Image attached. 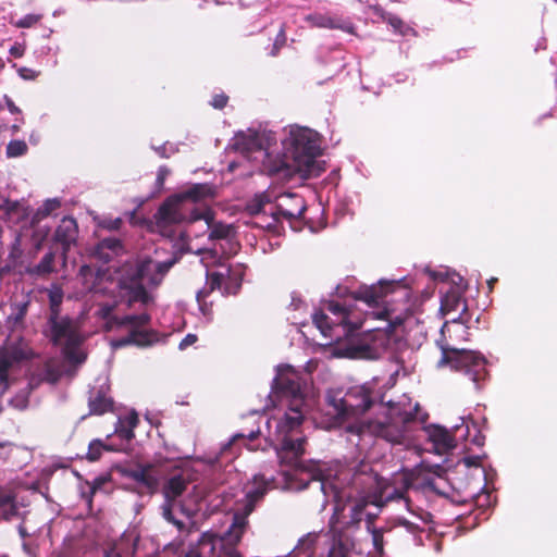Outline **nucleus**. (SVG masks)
<instances>
[{
    "mask_svg": "<svg viewBox=\"0 0 557 557\" xmlns=\"http://www.w3.org/2000/svg\"><path fill=\"white\" fill-rule=\"evenodd\" d=\"M40 18L41 15L39 14H26L25 16L14 22V26L17 28H30L35 24H37L40 21Z\"/></svg>",
    "mask_w": 557,
    "mask_h": 557,
    "instance_id": "58836bf2",
    "label": "nucleus"
},
{
    "mask_svg": "<svg viewBox=\"0 0 557 557\" xmlns=\"http://www.w3.org/2000/svg\"><path fill=\"white\" fill-rule=\"evenodd\" d=\"M401 280H403V281H401L399 284H396V285H394L393 287L387 288L388 293H389V292H393V290L395 289V287H399V286H401V285H403V287H406V284H404V282H405V280H406V278H405V277H403Z\"/></svg>",
    "mask_w": 557,
    "mask_h": 557,
    "instance_id": "5fc2aeb1",
    "label": "nucleus"
},
{
    "mask_svg": "<svg viewBox=\"0 0 557 557\" xmlns=\"http://www.w3.org/2000/svg\"><path fill=\"white\" fill-rule=\"evenodd\" d=\"M206 255H210L212 258H215L216 252H212L211 250L205 251Z\"/></svg>",
    "mask_w": 557,
    "mask_h": 557,
    "instance_id": "13d9d810",
    "label": "nucleus"
},
{
    "mask_svg": "<svg viewBox=\"0 0 557 557\" xmlns=\"http://www.w3.org/2000/svg\"><path fill=\"white\" fill-rule=\"evenodd\" d=\"M52 51L51 47L47 46V47H42L41 48V53L44 54H48Z\"/></svg>",
    "mask_w": 557,
    "mask_h": 557,
    "instance_id": "6e6d98bb",
    "label": "nucleus"
},
{
    "mask_svg": "<svg viewBox=\"0 0 557 557\" xmlns=\"http://www.w3.org/2000/svg\"><path fill=\"white\" fill-rule=\"evenodd\" d=\"M17 358L8 354L0 355V393H3L9 387V370Z\"/></svg>",
    "mask_w": 557,
    "mask_h": 557,
    "instance_id": "c85d7f7f",
    "label": "nucleus"
},
{
    "mask_svg": "<svg viewBox=\"0 0 557 557\" xmlns=\"http://www.w3.org/2000/svg\"><path fill=\"white\" fill-rule=\"evenodd\" d=\"M197 342V336L194 334H187L180 343L178 348L181 350L194 345Z\"/></svg>",
    "mask_w": 557,
    "mask_h": 557,
    "instance_id": "49530a36",
    "label": "nucleus"
},
{
    "mask_svg": "<svg viewBox=\"0 0 557 557\" xmlns=\"http://www.w3.org/2000/svg\"><path fill=\"white\" fill-rule=\"evenodd\" d=\"M4 67V61L0 58V71Z\"/></svg>",
    "mask_w": 557,
    "mask_h": 557,
    "instance_id": "680f3d73",
    "label": "nucleus"
},
{
    "mask_svg": "<svg viewBox=\"0 0 557 557\" xmlns=\"http://www.w3.org/2000/svg\"><path fill=\"white\" fill-rule=\"evenodd\" d=\"M175 262V259L159 261L150 257H138L125 261L115 270L119 304L127 308L137 307L141 312L117 315L114 314L117 304L99 305L96 314L106 321L108 329L122 327L128 333L112 342L114 348L127 345L148 347L158 341V334L149 329L151 317L146 308L153 302V297L147 288L159 286Z\"/></svg>",
    "mask_w": 557,
    "mask_h": 557,
    "instance_id": "20e7f679",
    "label": "nucleus"
},
{
    "mask_svg": "<svg viewBox=\"0 0 557 557\" xmlns=\"http://www.w3.org/2000/svg\"><path fill=\"white\" fill-rule=\"evenodd\" d=\"M3 100H4V103L8 108V110L12 113V114H18L21 113V110L18 107L15 106V103L13 102V100L9 97V96H4L3 97Z\"/></svg>",
    "mask_w": 557,
    "mask_h": 557,
    "instance_id": "8fccbe9b",
    "label": "nucleus"
},
{
    "mask_svg": "<svg viewBox=\"0 0 557 557\" xmlns=\"http://www.w3.org/2000/svg\"><path fill=\"white\" fill-rule=\"evenodd\" d=\"M122 557H136L138 539L132 534H123L119 541L113 543Z\"/></svg>",
    "mask_w": 557,
    "mask_h": 557,
    "instance_id": "cd10ccee",
    "label": "nucleus"
},
{
    "mask_svg": "<svg viewBox=\"0 0 557 557\" xmlns=\"http://www.w3.org/2000/svg\"><path fill=\"white\" fill-rule=\"evenodd\" d=\"M288 4L280 2V1H269L258 13L260 17L263 18L257 26H255L256 30H261L265 28L269 24H271L274 20V15L282 14Z\"/></svg>",
    "mask_w": 557,
    "mask_h": 557,
    "instance_id": "393cba45",
    "label": "nucleus"
},
{
    "mask_svg": "<svg viewBox=\"0 0 557 557\" xmlns=\"http://www.w3.org/2000/svg\"><path fill=\"white\" fill-rule=\"evenodd\" d=\"M64 293L59 285H52L48 289V298L50 305V315L60 314V306L63 301Z\"/></svg>",
    "mask_w": 557,
    "mask_h": 557,
    "instance_id": "72a5a7b5",
    "label": "nucleus"
},
{
    "mask_svg": "<svg viewBox=\"0 0 557 557\" xmlns=\"http://www.w3.org/2000/svg\"><path fill=\"white\" fill-rule=\"evenodd\" d=\"M260 430L250 431L248 434L246 433H236L232 436V438L221 447L220 456L216 457V462H222L224 459L226 461L234 459L235 453L233 451L234 446L240 441L243 442L249 450H256L258 447L252 444V442L260 434Z\"/></svg>",
    "mask_w": 557,
    "mask_h": 557,
    "instance_id": "aec40b11",
    "label": "nucleus"
},
{
    "mask_svg": "<svg viewBox=\"0 0 557 557\" xmlns=\"http://www.w3.org/2000/svg\"><path fill=\"white\" fill-rule=\"evenodd\" d=\"M170 174V170L166 166H160L157 173V185L163 186L166 177Z\"/></svg>",
    "mask_w": 557,
    "mask_h": 557,
    "instance_id": "a18cd8bd",
    "label": "nucleus"
},
{
    "mask_svg": "<svg viewBox=\"0 0 557 557\" xmlns=\"http://www.w3.org/2000/svg\"><path fill=\"white\" fill-rule=\"evenodd\" d=\"M79 278L82 280L85 289L88 292H98L99 288L96 284L98 281V275H95V269L91 265L84 264L79 269L78 273Z\"/></svg>",
    "mask_w": 557,
    "mask_h": 557,
    "instance_id": "c756f323",
    "label": "nucleus"
},
{
    "mask_svg": "<svg viewBox=\"0 0 557 557\" xmlns=\"http://www.w3.org/2000/svg\"><path fill=\"white\" fill-rule=\"evenodd\" d=\"M423 272L432 282L447 283L449 285L448 289H441L440 292V313L443 317H457L458 314L465 317L468 311V305L463 298L465 290L467 289V284L465 283L463 277L445 267H440L437 269L425 267Z\"/></svg>",
    "mask_w": 557,
    "mask_h": 557,
    "instance_id": "1a4fd4ad",
    "label": "nucleus"
},
{
    "mask_svg": "<svg viewBox=\"0 0 557 557\" xmlns=\"http://www.w3.org/2000/svg\"><path fill=\"white\" fill-rule=\"evenodd\" d=\"M10 54L14 58H21L23 57V54L25 53V46L23 44H20V42H15L11 48H10Z\"/></svg>",
    "mask_w": 557,
    "mask_h": 557,
    "instance_id": "de8ad7c7",
    "label": "nucleus"
},
{
    "mask_svg": "<svg viewBox=\"0 0 557 557\" xmlns=\"http://www.w3.org/2000/svg\"><path fill=\"white\" fill-rule=\"evenodd\" d=\"M113 401L111 397L107 396L106 392L101 388L97 392H91L89 397L90 412L95 414H102L112 408Z\"/></svg>",
    "mask_w": 557,
    "mask_h": 557,
    "instance_id": "a878e982",
    "label": "nucleus"
},
{
    "mask_svg": "<svg viewBox=\"0 0 557 557\" xmlns=\"http://www.w3.org/2000/svg\"><path fill=\"white\" fill-rule=\"evenodd\" d=\"M401 481L405 490L395 488L386 497L387 499H400L404 502L406 508L413 516L416 520L410 521L401 519L400 523L410 532L417 533L422 530L419 522L428 524L432 521V515L420 506L414 505V499L418 497L419 492L438 493L442 494V484L444 479L435 471H424V466L417 468L410 475H403Z\"/></svg>",
    "mask_w": 557,
    "mask_h": 557,
    "instance_id": "0eeeda50",
    "label": "nucleus"
},
{
    "mask_svg": "<svg viewBox=\"0 0 557 557\" xmlns=\"http://www.w3.org/2000/svg\"><path fill=\"white\" fill-rule=\"evenodd\" d=\"M388 23H389V25H391V26H392L396 32H398V33H399V34H401V35H406V34H407V32H409V30H410V28H409V27H407V26L404 24V22H403L399 17H397V16H392V17H389Z\"/></svg>",
    "mask_w": 557,
    "mask_h": 557,
    "instance_id": "37998d69",
    "label": "nucleus"
},
{
    "mask_svg": "<svg viewBox=\"0 0 557 557\" xmlns=\"http://www.w3.org/2000/svg\"><path fill=\"white\" fill-rule=\"evenodd\" d=\"M46 333L50 341L61 348L67 360L77 364L85 361L86 355L79 348L84 337L76 320L60 314L50 315Z\"/></svg>",
    "mask_w": 557,
    "mask_h": 557,
    "instance_id": "9d476101",
    "label": "nucleus"
},
{
    "mask_svg": "<svg viewBox=\"0 0 557 557\" xmlns=\"http://www.w3.org/2000/svg\"><path fill=\"white\" fill-rule=\"evenodd\" d=\"M27 144L24 140H11L7 146V156L17 158L27 152Z\"/></svg>",
    "mask_w": 557,
    "mask_h": 557,
    "instance_id": "e433bc0d",
    "label": "nucleus"
},
{
    "mask_svg": "<svg viewBox=\"0 0 557 557\" xmlns=\"http://www.w3.org/2000/svg\"><path fill=\"white\" fill-rule=\"evenodd\" d=\"M256 206L252 209L256 211L269 212L274 221L281 219L292 221L302 215L306 210L304 198L297 193L284 191L275 194L265 191L256 198Z\"/></svg>",
    "mask_w": 557,
    "mask_h": 557,
    "instance_id": "f8f14e48",
    "label": "nucleus"
},
{
    "mask_svg": "<svg viewBox=\"0 0 557 557\" xmlns=\"http://www.w3.org/2000/svg\"><path fill=\"white\" fill-rule=\"evenodd\" d=\"M305 21L308 22L313 27L341 29L348 34L355 33L354 24L349 20L343 18L341 16H333L329 14L314 12L306 15Z\"/></svg>",
    "mask_w": 557,
    "mask_h": 557,
    "instance_id": "a211bd4d",
    "label": "nucleus"
},
{
    "mask_svg": "<svg viewBox=\"0 0 557 557\" xmlns=\"http://www.w3.org/2000/svg\"><path fill=\"white\" fill-rule=\"evenodd\" d=\"M269 398L277 412L265 420L267 441L273 446L281 470L276 475L260 473L246 487L233 521L223 534L207 531L183 557H242L237 549L247 525L248 516L269 490L302 491L312 485L334 504L326 534L308 533L293 550L294 557H362L356 549L348 528L361 521L364 505L355 499L367 486L369 466L343 465L323 469L304 459L306 436L302 424L311 416L317 397L302 373L289 364L276 367Z\"/></svg>",
    "mask_w": 557,
    "mask_h": 557,
    "instance_id": "f257e3e1",
    "label": "nucleus"
},
{
    "mask_svg": "<svg viewBox=\"0 0 557 557\" xmlns=\"http://www.w3.org/2000/svg\"><path fill=\"white\" fill-rule=\"evenodd\" d=\"M61 207V200L59 198H50L45 200L36 212H33L34 224L38 223L41 219L47 218L52 212Z\"/></svg>",
    "mask_w": 557,
    "mask_h": 557,
    "instance_id": "7c9ffc66",
    "label": "nucleus"
},
{
    "mask_svg": "<svg viewBox=\"0 0 557 557\" xmlns=\"http://www.w3.org/2000/svg\"><path fill=\"white\" fill-rule=\"evenodd\" d=\"M120 223H121L120 219L115 220L112 227H114V228L117 227Z\"/></svg>",
    "mask_w": 557,
    "mask_h": 557,
    "instance_id": "bf43d9fd",
    "label": "nucleus"
},
{
    "mask_svg": "<svg viewBox=\"0 0 557 557\" xmlns=\"http://www.w3.org/2000/svg\"><path fill=\"white\" fill-rule=\"evenodd\" d=\"M122 251L123 245L121 240L114 236H109L99 240L95 247L94 253L99 260L108 263Z\"/></svg>",
    "mask_w": 557,
    "mask_h": 557,
    "instance_id": "5701e85b",
    "label": "nucleus"
},
{
    "mask_svg": "<svg viewBox=\"0 0 557 557\" xmlns=\"http://www.w3.org/2000/svg\"><path fill=\"white\" fill-rule=\"evenodd\" d=\"M396 374H391L387 380L373 377L370 382L350 387L344 395L341 392L327 393L326 426H343L358 436L370 434L394 446L440 456L455 448L456 440L466 441L472 426L476 433L471 442L476 446L483 445L484 437L470 418L460 417L461 423L455 424L449 432L440 425H424L428 414L406 395L396 403H384L383 388L394 386Z\"/></svg>",
    "mask_w": 557,
    "mask_h": 557,
    "instance_id": "f03ea898",
    "label": "nucleus"
},
{
    "mask_svg": "<svg viewBox=\"0 0 557 557\" xmlns=\"http://www.w3.org/2000/svg\"><path fill=\"white\" fill-rule=\"evenodd\" d=\"M17 531H18V534L22 539H25L27 536L30 535V532L28 531V529L26 528L25 525V522L21 523L18 527H17Z\"/></svg>",
    "mask_w": 557,
    "mask_h": 557,
    "instance_id": "3c124183",
    "label": "nucleus"
},
{
    "mask_svg": "<svg viewBox=\"0 0 557 557\" xmlns=\"http://www.w3.org/2000/svg\"><path fill=\"white\" fill-rule=\"evenodd\" d=\"M494 282H496V278H492V280L488 281L490 287H492V284H494Z\"/></svg>",
    "mask_w": 557,
    "mask_h": 557,
    "instance_id": "e2e57ef3",
    "label": "nucleus"
},
{
    "mask_svg": "<svg viewBox=\"0 0 557 557\" xmlns=\"http://www.w3.org/2000/svg\"><path fill=\"white\" fill-rule=\"evenodd\" d=\"M433 293H434V289H433V288H431V287H426V288L423 290V293H422L423 300H426V299L431 298V297H432V295H433Z\"/></svg>",
    "mask_w": 557,
    "mask_h": 557,
    "instance_id": "864d4df0",
    "label": "nucleus"
},
{
    "mask_svg": "<svg viewBox=\"0 0 557 557\" xmlns=\"http://www.w3.org/2000/svg\"><path fill=\"white\" fill-rule=\"evenodd\" d=\"M286 44V34H285V27H284V24L281 26L280 28V32L278 34L276 35L275 37V40H274V44H273V48H272V51H271V54L272 55H275L277 53V51L283 47L285 46Z\"/></svg>",
    "mask_w": 557,
    "mask_h": 557,
    "instance_id": "a19ab883",
    "label": "nucleus"
},
{
    "mask_svg": "<svg viewBox=\"0 0 557 557\" xmlns=\"http://www.w3.org/2000/svg\"><path fill=\"white\" fill-rule=\"evenodd\" d=\"M293 319H294V323H302L301 321H298L300 319V317L294 315Z\"/></svg>",
    "mask_w": 557,
    "mask_h": 557,
    "instance_id": "052dcab7",
    "label": "nucleus"
},
{
    "mask_svg": "<svg viewBox=\"0 0 557 557\" xmlns=\"http://www.w3.org/2000/svg\"><path fill=\"white\" fill-rule=\"evenodd\" d=\"M27 503L23 497L18 498L17 495L9 491L0 490V515L5 520H12L14 518H21L25 521L22 507H26Z\"/></svg>",
    "mask_w": 557,
    "mask_h": 557,
    "instance_id": "6ab92c4d",
    "label": "nucleus"
},
{
    "mask_svg": "<svg viewBox=\"0 0 557 557\" xmlns=\"http://www.w3.org/2000/svg\"><path fill=\"white\" fill-rule=\"evenodd\" d=\"M557 2V0H555Z\"/></svg>",
    "mask_w": 557,
    "mask_h": 557,
    "instance_id": "69168bd1",
    "label": "nucleus"
},
{
    "mask_svg": "<svg viewBox=\"0 0 557 557\" xmlns=\"http://www.w3.org/2000/svg\"><path fill=\"white\" fill-rule=\"evenodd\" d=\"M151 465H122L116 467V471L125 479L134 482L139 492H151L156 487V479L152 475Z\"/></svg>",
    "mask_w": 557,
    "mask_h": 557,
    "instance_id": "dca6fc26",
    "label": "nucleus"
},
{
    "mask_svg": "<svg viewBox=\"0 0 557 557\" xmlns=\"http://www.w3.org/2000/svg\"><path fill=\"white\" fill-rule=\"evenodd\" d=\"M441 349L442 357L437 361V367L450 366L455 370L462 371L479 388L480 382L487 375L486 359L481 354L465 348L446 345Z\"/></svg>",
    "mask_w": 557,
    "mask_h": 557,
    "instance_id": "ddd939ff",
    "label": "nucleus"
},
{
    "mask_svg": "<svg viewBox=\"0 0 557 557\" xmlns=\"http://www.w3.org/2000/svg\"><path fill=\"white\" fill-rule=\"evenodd\" d=\"M313 324L324 338L332 342H341L348 338L362 325V320L346 304L327 301L322 310L310 313Z\"/></svg>",
    "mask_w": 557,
    "mask_h": 557,
    "instance_id": "6e6552de",
    "label": "nucleus"
},
{
    "mask_svg": "<svg viewBox=\"0 0 557 557\" xmlns=\"http://www.w3.org/2000/svg\"><path fill=\"white\" fill-rule=\"evenodd\" d=\"M371 537H372V544H373V553L374 557H383L384 554V545L386 543L385 534L391 533V530H384V529H377L372 528L370 529Z\"/></svg>",
    "mask_w": 557,
    "mask_h": 557,
    "instance_id": "473e14b6",
    "label": "nucleus"
},
{
    "mask_svg": "<svg viewBox=\"0 0 557 557\" xmlns=\"http://www.w3.org/2000/svg\"><path fill=\"white\" fill-rule=\"evenodd\" d=\"M207 298H209V296H208ZM206 301H208V299H206ZM209 305H212V301L207 302V306H206V308H205V312H203L202 310H200L205 315H206V314L208 313V311H209ZM199 309H201V308L199 307Z\"/></svg>",
    "mask_w": 557,
    "mask_h": 557,
    "instance_id": "4d7b16f0",
    "label": "nucleus"
},
{
    "mask_svg": "<svg viewBox=\"0 0 557 557\" xmlns=\"http://www.w3.org/2000/svg\"><path fill=\"white\" fill-rule=\"evenodd\" d=\"M481 461V456H468L462 458L457 463V470L454 474L465 473L467 478H449L453 488L458 492H469L471 495L474 494L475 491L483 488L484 485H481V483L486 479V471L482 467Z\"/></svg>",
    "mask_w": 557,
    "mask_h": 557,
    "instance_id": "2eb2a0df",
    "label": "nucleus"
},
{
    "mask_svg": "<svg viewBox=\"0 0 557 557\" xmlns=\"http://www.w3.org/2000/svg\"><path fill=\"white\" fill-rule=\"evenodd\" d=\"M17 72L23 79H34L37 76V73L28 67H20Z\"/></svg>",
    "mask_w": 557,
    "mask_h": 557,
    "instance_id": "09e8293b",
    "label": "nucleus"
},
{
    "mask_svg": "<svg viewBox=\"0 0 557 557\" xmlns=\"http://www.w3.org/2000/svg\"><path fill=\"white\" fill-rule=\"evenodd\" d=\"M39 376L41 381H46L50 384H53L60 379L61 372L54 366L47 363L39 373Z\"/></svg>",
    "mask_w": 557,
    "mask_h": 557,
    "instance_id": "4c0bfd02",
    "label": "nucleus"
},
{
    "mask_svg": "<svg viewBox=\"0 0 557 557\" xmlns=\"http://www.w3.org/2000/svg\"><path fill=\"white\" fill-rule=\"evenodd\" d=\"M392 345V336L385 330H371L356 339L348 347V356L359 359H377Z\"/></svg>",
    "mask_w": 557,
    "mask_h": 557,
    "instance_id": "4468645a",
    "label": "nucleus"
},
{
    "mask_svg": "<svg viewBox=\"0 0 557 557\" xmlns=\"http://www.w3.org/2000/svg\"><path fill=\"white\" fill-rule=\"evenodd\" d=\"M54 253L53 252H47L40 262L34 267H30L27 269V272L32 276L36 277H44L54 271Z\"/></svg>",
    "mask_w": 557,
    "mask_h": 557,
    "instance_id": "bb28decb",
    "label": "nucleus"
},
{
    "mask_svg": "<svg viewBox=\"0 0 557 557\" xmlns=\"http://www.w3.org/2000/svg\"><path fill=\"white\" fill-rule=\"evenodd\" d=\"M290 309H293L294 311L296 312H299V315L304 313H309L308 312V306L307 304L305 302V300L302 299V297L297 294V293H293L292 294V301H290V305H289Z\"/></svg>",
    "mask_w": 557,
    "mask_h": 557,
    "instance_id": "ea45409f",
    "label": "nucleus"
},
{
    "mask_svg": "<svg viewBox=\"0 0 557 557\" xmlns=\"http://www.w3.org/2000/svg\"><path fill=\"white\" fill-rule=\"evenodd\" d=\"M227 96H225L224 94H218L213 96L210 103L215 109H223L227 103Z\"/></svg>",
    "mask_w": 557,
    "mask_h": 557,
    "instance_id": "c03bdc74",
    "label": "nucleus"
},
{
    "mask_svg": "<svg viewBox=\"0 0 557 557\" xmlns=\"http://www.w3.org/2000/svg\"><path fill=\"white\" fill-rule=\"evenodd\" d=\"M37 383H35V379L32 377L26 386L21 389L14 397L10 399V404L20 410L25 409L28 406V395L30 391L35 387Z\"/></svg>",
    "mask_w": 557,
    "mask_h": 557,
    "instance_id": "2f4dec72",
    "label": "nucleus"
},
{
    "mask_svg": "<svg viewBox=\"0 0 557 557\" xmlns=\"http://www.w3.org/2000/svg\"><path fill=\"white\" fill-rule=\"evenodd\" d=\"M468 319L458 314L448 319L441 329L442 335L448 334L453 342H466L469 337Z\"/></svg>",
    "mask_w": 557,
    "mask_h": 557,
    "instance_id": "4be33fe9",
    "label": "nucleus"
},
{
    "mask_svg": "<svg viewBox=\"0 0 557 557\" xmlns=\"http://www.w3.org/2000/svg\"><path fill=\"white\" fill-rule=\"evenodd\" d=\"M112 446L103 444L100 440L90 442L87 453V458L90 461H96L100 458L103 450H113Z\"/></svg>",
    "mask_w": 557,
    "mask_h": 557,
    "instance_id": "c9c22d12",
    "label": "nucleus"
},
{
    "mask_svg": "<svg viewBox=\"0 0 557 557\" xmlns=\"http://www.w3.org/2000/svg\"><path fill=\"white\" fill-rule=\"evenodd\" d=\"M208 268V264L205 263ZM245 265L243 263L221 264L216 271L210 272L206 269L207 282L205 286L196 293V299L205 312L207 297L214 290H219L222 296L235 295L242 287L245 275Z\"/></svg>",
    "mask_w": 557,
    "mask_h": 557,
    "instance_id": "9b49d317",
    "label": "nucleus"
},
{
    "mask_svg": "<svg viewBox=\"0 0 557 557\" xmlns=\"http://www.w3.org/2000/svg\"><path fill=\"white\" fill-rule=\"evenodd\" d=\"M138 424V414L131 411L124 416L119 417L115 424V435L125 442H129L134 437V429Z\"/></svg>",
    "mask_w": 557,
    "mask_h": 557,
    "instance_id": "b1692460",
    "label": "nucleus"
},
{
    "mask_svg": "<svg viewBox=\"0 0 557 557\" xmlns=\"http://www.w3.org/2000/svg\"><path fill=\"white\" fill-rule=\"evenodd\" d=\"M27 488L33 491V492H38L42 496H45V493L41 491V483L40 482H33L29 485H27Z\"/></svg>",
    "mask_w": 557,
    "mask_h": 557,
    "instance_id": "603ef678",
    "label": "nucleus"
},
{
    "mask_svg": "<svg viewBox=\"0 0 557 557\" xmlns=\"http://www.w3.org/2000/svg\"><path fill=\"white\" fill-rule=\"evenodd\" d=\"M28 301L22 300L16 301L11 306V313L9 314V319L12 320L15 324L22 322L24 317L27 313Z\"/></svg>",
    "mask_w": 557,
    "mask_h": 557,
    "instance_id": "f704fd0d",
    "label": "nucleus"
},
{
    "mask_svg": "<svg viewBox=\"0 0 557 557\" xmlns=\"http://www.w3.org/2000/svg\"><path fill=\"white\" fill-rule=\"evenodd\" d=\"M232 147L269 176L306 180L319 176L324 170L319 161L321 136L307 126L284 127L280 140L272 131L249 128L234 136Z\"/></svg>",
    "mask_w": 557,
    "mask_h": 557,
    "instance_id": "7ed1b4c3",
    "label": "nucleus"
},
{
    "mask_svg": "<svg viewBox=\"0 0 557 557\" xmlns=\"http://www.w3.org/2000/svg\"><path fill=\"white\" fill-rule=\"evenodd\" d=\"M77 235L78 226L76 221L71 216H65L60 221L54 232V240L62 246L63 250H66L76 242Z\"/></svg>",
    "mask_w": 557,
    "mask_h": 557,
    "instance_id": "412c9836",
    "label": "nucleus"
},
{
    "mask_svg": "<svg viewBox=\"0 0 557 557\" xmlns=\"http://www.w3.org/2000/svg\"><path fill=\"white\" fill-rule=\"evenodd\" d=\"M212 196L208 184H194L187 189L169 197L153 215L152 230L161 236L174 239L188 236L193 227L201 223V232L208 233L211 242H220L223 252L224 244L233 250L235 231L231 224L215 222L211 209L201 202Z\"/></svg>",
    "mask_w": 557,
    "mask_h": 557,
    "instance_id": "423d86ee",
    "label": "nucleus"
},
{
    "mask_svg": "<svg viewBox=\"0 0 557 557\" xmlns=\"http://www.w3.org/2000/svg\"><path fill=\"white\" fill-rule=\"evenodd\" d=\"M403 280H381L377 285L362 286L356 294V299L364 301L369 307L385 304L387 288L399 284Z\"/></svg>",
    "mask_w": 557,
    "mask_h": 557,
    "instance_id": "f3484780",
    "label": "nucleus"
},
{
    "mask_svg": "<svg viewBox=\"0 0 557 557\" xmlns=\"http://www.w3.org/2000/svg\"><path fill=\"white\" fill-rule=\"evenodd\" d=\"M221 476L214 473L189 491L190 482L186 473L171 475L162 485L161 517L178 533L189 534L198 529V513L207 516L220 509H231L230 503L235 494Z\"/></svg>",
    "mask_w": 557,
    "mask_h": 557,
    "instance_id": "39448f33",
    "label": "nucleus"
},
{
    "mask_svg": "<svg viewBox=\"0 0 557 557\" xmlns=\"http://www.w3.org/2000/svg\"><path fill=\"white\" fill-rule=\"evenodd\" d=\"M0 557H9L8 555H4V554H0Z\"/></svg>",
    "mask_w": 557,
    "mask_h": 557,
    "instance_id": "0e129e2a",
    "label": "nucleus"
},
{
    "mask_svg": "<svg viewBox=\"0 0 557 557\" xmlns=\"http://www.w3.org/2000/svg\"><path fill=\"white\" fill-rule=\"evenodd\" d=\"M152 149L162 158H169L176 151L174 145L170 143H165L159 147L152 146Z\"/></svg>",
    "mask_w": 557,
    "mask_h": 557,
    "instance_id": "79ce46f5",
    "label": "nucleus"
}]
</instances>
